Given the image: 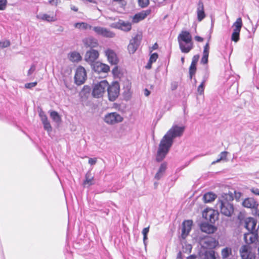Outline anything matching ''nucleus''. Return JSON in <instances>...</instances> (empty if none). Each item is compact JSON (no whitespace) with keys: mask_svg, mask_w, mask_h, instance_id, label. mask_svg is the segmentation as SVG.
I'll list each match as a JSON object with an SVG mask.
<instances>
[{"mask_svg":"<svg viewBox=\"0 0 259 259\" xmlns=\"http://www.w3.org/2000/svg\"><path fill=\"white\" fill-rule=\"evenodd\" d=\"M185 126L173 125L161 139L158 148L156 159L161 161L168 153L172 146L174 139L181 137L185 131Z\"/></svg>","mask_w":259,"mask_h":259,"instance_id":"obj_1","label":"nucleus"},{"mask_svg":"<svg viewBox=\"0 0 259 259\" xmlns=\"http://www.w3.org/2000/svg\"><path fill=\"white\" fill-rule=\"evenodd\" d=\"M178 41L180 49L184 53H189L193 48L192 36L188 31H182L178 35Z\"/></svg>","mask_w":259,"mask_h":259,"instance_id":"obj_2","label":"nucleus"},{"mask_svg":"<svg viewBox=\"0 0 259 259\" xmlns=\"http://www.w3.org/2000/svg\"><path fill=\"white\" fill-rule=\"evenodd\" d=\"M217 207L220 208L221 212L227 217H230L234 212L233 204L225 199L219 200Z\"/></svg>","mask_w":259,"mask_h":259,"instance_id":"obj_3","label":"nucleus"},{"mask_svg":"<svg viewBox=\"0 0 259 259\" xmlns=\"http://www.w3.org/2000/svg\"><path fill=\"white\" fill-rule=\"evenodd\" d=\"M108 87V82L106 80H102L95 83L92 92L93 96L97 98L102 97Z\"/></svg>","mask_w":259,"mask_h":259,"instance_id":"obj_4","label":"nucleus"},{"mask_svg":"<svg viewBox=\"0 0 259 259\" xmlns=\"http://www.w3.org/2000/svg\"><path fill=\"white\" fill-rule=\"evenodd\" d=\"M119 84L115 81L112 83L111 85L108 84V87L107 88L108 93V99L110 101H114L118 97L119 94Z\"/></svg>","mask_w":259,"mask_h":259,"instance_id":"obj_5","label":"nucleus"},{"mask_svg":"<svg viewBox=\"0 0 259 259\" xmlns=\"http://www.w3.org/2000/svg\"><path fill=\"white\" fill-rule=\"evenodd\" d=\"M200 244L202 248L213 249L218 245L219 242L214 238L206 236L200 239Z\"/></svg>","mask_w":259,"mask_h":259,"instance_id":"obj_6","label":"nucleus"},{"mask_svg":"<svg viewBox=\"0 0 259 259\" xmlns=\"http://www.w3.org/2000/svg\"><path fill=\"white\" fill-rule=\"evenodd\" d=\"M104 120L106 123L113 125L122 122L123 117L117 112H111L105 116Z\"/></svg>","mask_w":259,"mask_h":259,"instance_id":"obj_7","label":"nucleus"},{"mask_svg":"<svg viewBox=\"0 0 259 259\" xmlns=\"http://www.w3.org/2000/svg\"><path fill=\"white\" fill-rule=\"evenodd\" d=\"M92 69L94 72L99 74H101L103 76H106V74L110 70V67L108 65L96 62L92 65Z\"/></svg>","mask_w":259,"mask_h":259,"instance_id":"obj_8","label":"nucleus"},{"mask_svg":"<svg viewBox=\"0 0 259 259\" xmlns=\"http://www.w3.org/2000/svg\"><path fill=\"white\" fill-rule=\"evenodd\" d=\"M87 78V73L82 66L77 68L74 76L75 82L77 85L83 84Z\"/></svg>","mask_w":259,"mask_h":259,"instance_id":"obj_9","label":"nucleus"},{"mask_svg":"<svg viewBox=\"0 0 259 259\" xmlns=\"http://www.w3.org/2000/svg\"><path fill=\"white\" fill-rule=\"evenodd\" d=\"M142 38L141 33H137L131 40L128 46V50L130 54H134L138 49Z\"/></svg>","mask_w":259,"mask_h":259,"instance_id":"obj_10","label":"nucleus"},{"mask_svg":"<svg viewBox=\"0 0 259 259\" xmlns=\"http://www.w3.org/2000/svg\"><path fill=\"white\" fill-rule=\"evenodd\" d=\"M218 211L211 208L205 209L202 213L203 218L211 224L215 223L218 219Z\"/></svg>","mask_w":259,"mask_h":259,"instance_id":"obj_11","label":"nucleus"},{"mask_svg":"<svg viewBox=\"0 0 259 259\" xmlns=\"http://www.w3.org/2000/svg\"><path fill=\"white\" fill-rule=\"evenodd\" d=\"M243 239L246 244H257L258 242V231H251L244 233Z\"/></svg>","mask_w":259,"mask_h":259,"instance_id":"obj_12","label":"nucleus"},{"mask_svg":"<svg viewBox=\"0 0 259 259\" xmlns=\"http://www.w3.org/2000/svg\"><path fill=\"white\" fill-rule=\"evenodd\" d=\"M93 30L98 35L107 38H113L115 36V33L108 29L100 26H95Z\"/></svg>","mask_w":259,"mask_h":259,"instance_id":"obj_13","label":"nucleus"},{"mask_svg":"<svg viewBox=\"0 0 259 259\" xmlns=\"http://www.w3.org/2000/svg\"><path fill=\"white\" fill-rule=\"evenodd\" d=\"M256 220L251 217H248L244 220V227L248 232L258 231L259 226H256Z\"/></svg>","mask_w":259,"mask_h":259,"instance_id":"obj_14","label":"nucleus"},{"mask_svg":"<svg viewBox=\"0 0 259 259\" xmlns=\"http://www.w3.org/2000/svg\"><path fill=\"white\" fill-rule=\"evenodd\" d=\"M105 54L107 57L109 62L112 65H117L118 62V59L115 52L110 49H108L105 51Z\"/></svg>","mask_w":259,"mask_h":259,"instance_id":"obj_15","label":"nucleus"},{"mask_svg":"<svg viewBox=\"0 0 259 259\" xmlns=\"http://www.w3.org/2000/svg\"><path fill=\"white\" fill-rule=\"evenodd\" d=\"M241 259H255V254L249 251L248 246L243 245L240 250Z\"/></svg>","mask_w":259,"mask_h":259,"instance_id":"obj_16","label":"nucleus"},{"mask_svg":"<svg viewBox=\"0 0 259 259\" xmlns=\"http://www.w3.org/2000/svg\"><path fill=\"white\" fill-rule=\"evenodd\" d=\"M193 222L191 220L185 221L182 224V237L185 239L191 230Z\"/></svg>","mask_w":259,"mask_h":259,"instance_id":"obj_17","label":"nucleus"},{"mask_svg":"<svg viewBox=\"0 0 259 259\" xmlns=\"http://www.w3.org/2000/svg\"><path fill=\"white\" fill-rule=\"evenodd\" d=\"M99 57V53L94 49H91L87 52L85 55V60L89 63H93Z\"/></svg>","mask_w":259,"mask_h":259,"instance_id":"obj_18","label":"nucleus"},{"mask_svg":"<svg viewBox=\"0 0 259 259\" xmlns=\"http://www.w3.org/2000/svg\"><path fill=\"white\" fill-rule=\"evenodd\" d=\"M199 59L198 55H194L192 58V61L191 65L189 67V75L190 78H192L193 76L195 75L196 71V64Z\"/></svg>","mask_w":259,"mask_h":259,"instance_id":"obj_19","label":"nucleus"},{"mask_svg":"<svg viewBox=\"0 0 259 259\" xmlns=\"http://www.w3.org/2000/svg\"><path fill=\"white\" fill-rule=\"evenodd\" d=\"M112 26L114 28H118L124 31H128L132 28V24L129 22H124L120 20L118 24H112Z\"/></svg>","mask_w":259,"mask_h":259,"instance_id":"obj_20","label":"nucleus"},{"mask_svg":"<svg viewBox=\"0 0 259 259\" xmlns=\"http://www.w3.org/2000/svg\"><path fill=\"white\" fill-rule=\"evenodd\" d=\"M151 11L150 10H146L135 14L133 18V22L134 23H138L142 21L149 15L151 13Z\"/></svg>","mask_w":259,"mask_h":259,"instance_id":"obj_21","label":"nucleus"},{"mask_svg":"<svg viewBox=\"0 0 259 259\" xmlns=\"http://www.w3.org/2000/svg\"><path fill=\"white\" fill-rule=\"evenodd\" d=\"M201 230L207 234L213 233L217 230V228L212 225L209 224L207 223H202L200 226Z\"/></svg>","mask_w":259,"mask_h":259,"instance_id":"obj_22","label":"nucleus"},{"mask_svg":"<svg viewBox=\"0 0 259 259\" xmlns=\"http://www.w3.org/2000/svg\"><path fill=\"white\" fill-rule=\"evenodd\" d=\"M197 15V19L199 21H201L205 17L204 11V5L201 0H200L198 3Z\"/></svg>","mask_w":259,"mask_h":259,"instance_id":"obj_23","label":"nucleus"},{"mask_svg":"<svg viewBox=\"0 0 259 259\" xmlns=\"http://www.w3.org/2000/svg\"><path fill=\"white\" fill-rule=\"evenodd\" d=\"M94 184V177L91 172L88 171L85 176V180L83 182V186L85 187H89Z\"/></svg>","mask_w":259,"mask_h":259,"instance_id":"obj_24","label":"nucleus"},{"mask_svg":"<svg viewBox=\"0 0 259 259\" xmlns=\"http://www.w3.org/2000/svg\"><path fill=\"white\" fill-rule=\"evenodd\" d=\"M209 46L208 42L204 47L203 52V56L201 59V63L203 64H206L208 62V58L209 55Z\"/></svg>","mask_w":259,"mask_h":259,"instance_id":"obj_25","label":"nucleus"},{"mask_svg":"<svg viewBox=\"0 0 259 259\" xmlns=\"http://www.w3.org/2000/svg\"><path fill=\"white\" fill-rule=\"evenodd\" d=\"M242 205L245 207L253 208L257 207L258 204L253 199L248 198L243 201Z\"/></svg>","mask_w":259,"mask_h":259,"instance_id":"obj_26","label":"nucleus"},{"mask_svg":"<svg viewBox=\"0 0 259 259\" xmlns=\"http://www.w3.org/2000/svg\"><path fill=\"white\" fill-rule=\"evenodd\" d=\"M84 46L91 48H95L98 46V42L96 39L92 38H86L83 40Z\"/></svg>","mask_w":259,"mask_h":259,"instance_id":"obj_27","label":"nucleus"},{"mask_svg":"<svg viewBox=\"0 0 259 259\" xmlns=\"http://www.w3.org/2000/svg\"><path fill=\"white\" fill-rule=\"evenodd\" d=\"M69 59L72 62H77L81 60V57L78 52H73L69 55Z\"/></svg>","mask_w":259,"mask_h":259,"instance_id":"obj_28","label":"nucleus"},{"mask_svg":"<svg viewBox=\"0 0 259 259\" xmlns=\"http://www.w3.org/2000/svg\"><path fill=\"white\" fill-rule=\"evenodd\" d=\"M216 197L215 194L211 192H208L204 195L203 199L205 203H208L214 200Z\"/></svg>","mask_w":259,"mask_h":259,"instance_id":"obj_29","label":"nucleus"},{"mask_svg":"<svg viewBox=\"0 0 259 259\" xmlns=\"http://www.w3.org/2000/svg\"><path fill=\"white\" fill-rule=\"evenodd\" d=\"M37 17L39 19L47 21L48 22H53L56 20V19L54 17L51 16L46 14H39L37 16Z\"/></svg>","mask_w":259,"mask_h":259,"instance_id":"obj_30","label":"nucleus"},{"mask_svg":"<svg viewBox=\"0 0 259 259\" xmlns=\"http://www.w3.org/2000/svg\"><path fill=\"white\" fill-rule=\"evenodd\" d=\"M50 117L54 122L57 123H60L61 121V117L58 112L55 111H53L50 112Z\"/></svg>","mask_w":259,"mask_h":259,"instance_id":"obj_31","label":"nucleus"},{"mask_svg":"<svg viewBox=\"0 0 259 259\" xmlns=\"http://www.w3.org/2000/svg\"><path fill=\"white\" fill-rule=\"evenodd\" d=\"M232 254V249L230 247H226L221 251V254L223 258L228 257Z\"/></svg>","mask_w":259,"mask_h":259,"instance_id":"obj_32","label":"nucleus"},{"mask_svg":"<svg viewBox=\"0 0 259 259\" xmlns=\"http://www.w3.org/2000/svg\"><path fill=\"white\" fill-rule=\"evenodd\" d=\"M242 26V19L240 17L237 18L236 22L233 24V30L240 31L241 30Z\"/></svg>","mask_w":259,"mask_h":259,"instance_id":"obj_33","label":"nucleus"},{"mask_svg":"<svg viewBox=\"0 0 259 259\" xmlns=\"http://www.w3.org/2000/svg\"><path fill=\"white\" fill-rule=\"evenodd\" d=\"M215 252L213 250L206 251L204 254V259H215Z\"/></svg>","mask_w":259,"mask_h":259,"instance_id":"obj_34","label":"nucleus"},{"mask_svg":"<svg viewBox=\"0 0 259 259\" xmlns=\"http://www.w3.org/2000/svg\"><path fill=\"white\" fill-rule=\"evenodd\" d=\"M228 152L227 151H223V152H222L220 155H219V157L220 158H218L216 161H214L213 162H212V164H214V163H218V162H220L221 160H226V158H227V154H228Z\"/></svg>","mask_w":259,"mask_h":259,"instance_id":"obj_35","label":"nucleus"},{"mask_svg":"<svg viewBox=\"0 0 259 259\" xmlns=\"http://www.w3.org/2000/svg\"><path fill=\"white\" fill-rule=\"evenodd\" d=\"M240 31L233 30V32L231 35V39L232 41L237 42L239 39Z\"/></svg>","mask_w":259,"mask_h":259,"instance_id":"obj_36","label":"nucleus"},{"mask_svg":"<svg viewBox=\"0 0 259 259\" xmlns=\"http://www.w3.org/2000/svg\"><path fill=\"white\" fill-rule=\"evenodd\" d=\"M149 232V227L145 228L142 230V234L143 235V242L146 245V241L148 239L147 235Z\"/></svg>","mask_w":259,"mask_h":259,"instance_id":"obj_37","label":"nucleus"},{"mask_svg":"<svg viewBox=\"0 0 259 259\" xmlns=\"http://www.w3.org/2000/svg\"><path fill=\"white\" fill-rule=\"evenodd\" d=\"M88 24L86 23H76L74 25L75 28L80 29H87L88 28Z\"/></svg>","mask_w":259,"mask_h":259,"instance_id":"obj_38","label":"nucleus"},{"mask_svg":"<svg viewBox=\"0 0 259 259\" xmlns=\"http://www.w3.org/2000/svg\"><path fill=\"white\" fill-rule=\"evenodd\" d=\"M44 129L48 132L49 134H50L52 131V127L50 124V123L49 121L43 123Z\"/></svg>","mask_w":259,"mask_h":259,"instance_id":"obj_39","label":"nucleus"},{"mask_svg":"<svg viewBox=\"0 0 259 259\" xmlns=\"http://www.w3.org/2000/svg\"><path fill=\"white\" fill-rule=\"evenodd\" d=\"M41 120L42 121V124L49 121L48 119V117L47 115L45 114L44 112H40L39 114Z\"/></svg>","mask_w":259,"mask_h":259,"instance_id":"obj_40","label":"nucleus"},{"mask_svg":"<svg viewBox=\"0 0 259 259\" xmlns=\"http://www.w3.org/2000/svg\"><path fill=\"white\" fill-rule=\"evenodd\" d=\"M158 57V54L156 53H154L150 57L149 61H150V63H153L155 62L157 59Z\"/></svg>","mask_w":259,"mask_h":259,"instance_id":"obj_41","label":"nucleus"},{"mask_svg":"<svg viewBox=\"0 0 259 259\" xmlns=\"http://www.w3.org/2000/svg\"><path fill=\"white\" fill-rule=\"evenodd\" d=\"M10 45V42L9 40H6L0 41V48H5L9 47Z\"/></svg>","mask_w":259,"mask_h":259,"instance_id":"obj_42","label":"nucleus"},{"mask_svg":"<svg viewBox=\"0 0 259 259\" xmlns=\"http://www.w3.org/2000/svg\"><path fill=\"white\" fill-rule=\"evenodd\" d=\"M204 82H201V84L197 88V92L199 95H202L204 93Z\"/></svg>","mask_w":259,"mask_h":259,"instance_id":"obj_43","label":"nucleus"},{"mask_svg":"<svg viewBox=\"0 0 259 259\" xmlns=\"http://www.w3.org/2000/svg\"><path fill=\"white\" fill-rule=\"evenodd\" d=\"M7 5V0H0V11L5 10Z\"/></svg>","mask_w":259,"mask_h":259,"instance_id":"obj_44","label":"nucleus"},{"mask_svg":"<svg viewBox=\"0 0 259 259\" xmlns=\"http://www.w3.org/2000/svg\"><path fill=\"white\" fill-rule=\"evenodd\" d=\"M166 163L165 162H163L161 164L160 167L158 169V171H159V172H160L161 173H163L164 174L166 170Z\"/></svg>","mask_w":259,"mask_h":259,"instance_id":"obj_45","label":"nucleus"},{"mask_svg":"<svg viewBox=\"0 0 259 259\" xmlns=\"http://www.w3.org/2000/svg\"><path fill=\"white\" fill-rule=\"evenodd\" d=\"M138 3L140 7L144 8L148 5L149 0H139Z\"/></svg>","mask_w":259,"mask_h":259,"instance_id":"obj_46","label":"nucleus"},{"mask_svg":"<svg viewBox=\"0 0 259 259\" xmlns=\"http://www.w3.org/2000/svg\"><path fill=\"white\" fill-rule=\"evenodd\" d=\"M37 82H33L30 83H27L25 84V87L27 89H32L33 87H35L37 85Z\"/></svg>","mask_w":259,"mask_h":259,"instance_id":"obj_47","label":"nucleus"},{"mask_svg":"<svg viewBox=\"0 0 259 259\" xmlns=\"http://www.w3.org/2000/svg\"><path fill=\"white\" fill-rule=\"evenodd\" d=\"M35 68V65L34 64H32L27 72V76H29L31 75L34 72Z\"/></svg>","mask_w":259,"mask_h":259,"instance_id":"obj_48","label":"nucleus"},{"mask_svg":"<svg viewBox=\"0 0 259 259\" xmlns=\"http://www.w3.org/2000/svg\"><path fill=\"white\" fill-rule=\"evenodd\" d=\"M178 87V83L176 81L172 82L171 83V89L172 91L176 90Z\"/></svg>","mask_w":259,"mask_h":259,"instance_id":"obj_49","label":"nucleus"},{"mask_svg":"<svg viewBox=\"0 0 259 259\" xmlns=\"http://www.w3.org/2000/svg\"><path fill=\"white\" fill-rule=\"evenodd\" d=\"M208 73L205 71L204 73L203 76V79L202 82H204V83L207 81V79L208 78Z\"/></svg>","mask_w":259,"mask_h":259,"instance_id":"obj_50","label":"nucleus"},{"mask_svg":"<svg viewBox=\"0 0 259 259\" xmlns=\"http://www.w3.org/2000/svg\"><path fill=\"white\" fill-rule=\"evenodd\" d=\"M163 175V173H161L160 172H159V171L158 170L155 176V179L158 180L161 179Z\"/></svg>","mask_w":259,"mask_h":259,"instance_id":"obj_51","label":"nucleus"},{"mask_svg":"<svg viewBox=\"0 0 259 259\" xmlns=\"http://www.w3.org/2000/svg\"><path fill=\"white\" fill-rule=\"evenodd\" d=\"M251 192L254 195L259 196V189L253 188L251 189Z\"/></svg>","mask_w":259,"mask_h":259,"instance_id":"obj_52","label":"nucleus"},{"mask_svg":"<svg viewBox=\"0 0 259 259\" xmlns=\"http://www.w3.org/2000/svg\"><path fill=\"white\" fill-rule=\"evenodd\" d=\"M97 162V159L96 158H90L89 159V163L91 165H94Z\"/></svg>","mask_w":259,"mask_h":259,"instance_id":"obj_53","label":"nucleus"},{"mask_svg":"<svg viewBox=\"0 0 259 259\" xmlns=\"http://www.w3.org/2000/svg\"><path fill=\"white\" fill-rule=\"evenodd\" d=\"M195 39L199 42H202L203 40V38L200 36H196L195 37Z\"/></svg>","mask_w":259,"mask_h":259,"instance_id":"obj_54","label":"nucleus"},{"mask_svg":"<svg viewBox=\"0 0 259 259\" xmlns=\"http://www.w3.org/2000/svg\"><path fill=\"white\" fill-rule=\"evenodd\" d=\"M118 67L117 66H115L113 69H112V73L114 75H115L117 73Z\"/></svg>","mask_w":259,"mask_h":259,"instance_id":"obj_55","label":"nucleus"},{"mask_svg":"<svg viewBox=\"0 0 259 259\" xmlns=\"http://www.w3.org/2000/svg\"><path fill=\"white\" fill-rule=\"evenodd\" d=\"M150 94V92L147 89H145L144 90V95L145 96H148Z\"/></svg>","mask_w":259,"mask_h":259,"instance_id":"obj_56","label":"nucleus"},{"mask_svg":"<svg viewBox=\"0 0 259 259\" xmlns=\"http://www.w3.org/2000/svg\"><path fill=\"white\" fill-rule=\"evenodd\" d=\"M152 63H150V61H148L147 65L146 66V68L147 69H150L151 68V65Z\"/></svg>","mask_w":259,"mask_h":259,"instance_id":"obj_57","label":"nucleus"},{"mask_svg":"<svg viewBox=\"0 0 259 259\" xmlns=\"http://www.w3.org/2000/svg\"><path fill=\"white\" fill-rule=\"evenodd\" d=\"M182 257V254L180 252L178 254V256H177V257Z\"/></svg>","mask_w":259,"mask_h":259,"instance_id":"obj_58","label":"nucleus"},{"mask_svg":"<svg viewBox=\"0 0 259 259\" xmlns=\"http://www.w3.org/2000/svg\"><path fill=\"white\" fill-rule=\"evenodd\" d=\"M184 61H185V58L184 57H182L181 58V61L183 63L184 62Z\"/></svg>","mask_w":259,"mask_h":259,"instance_id":"obj_59","label":"nucleus"},{"mask_svg":"<svg viewBox=\"0 0 259 259\" xmlns=\"http://www.w3.org/2000/svg\"><path fill=\"white\" fill-rule=\"evenodd\" d=\"M157 45L156 44H155L154 45V46H153L154 49H155L156 48V47H157Z\"/></svg>","mask_w":259,"mask_h":259,"instance_id":"obj_60","label":"nucleus"},{"mask_svg":"<svg viewBox=\"0 0 259 259\" xmlns=\"http://www.w3.org/2000/svg\"><path fill=\"white\" fill-rule=\"evenodd\" d=\"M87 1L90 3H92L93 2V0H87Z\"/></svg>","mask_w":259,"mask_h":259,"instance_id":"obj_61","label":"nucleus"},{"mask_svg":"<svg viewBox=\"0 0 259 259\" xmlns=\"http://www.w3.org/2000/svg\"><path fill=\"white\" fill-rule=\"evenodd\" d=\"M114 1L115 2H121V1H122L123 0H114Z\"/></svg>","mask_w":259,"mask_h":259,"instance_id":"obj_62","label":"nucleus"},{"mask_svg":"<svg viewBox=\"0 0 259 259\" xmlns=\"http://www.w3.org/2000/svg\"><path fill=\"white\" fill-rule=\"evenodd\" d=\"M177 259H182V257H177Z\"/></svg>","mask_w":259,"mask_h":259,"instance_id":"obj_63","label":"nucleus"},{"mask_svg":"<svg viewBox=\"0 0 259 259\" xmlns=\"http://www.w3.org/2000/svg\"><path fill=\"white\" fill-rule=\"evenodd\" d=\"M73 10H74V11H77V9H76L75 8L73 9Z\"/></svg>","mask_w":259,"mask_h":259,"instance_id":"obj_64","label":"nucleus"}]
</instances>
